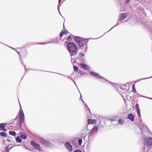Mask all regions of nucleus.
Wrapping results in <instances>:
<instances>
[{
  "mask_svg": "<svg viewBox=\"0 0 152 152\" xmlns=\"http://www.w3.org/2000/svg\"><path fill=\"white\" fill-rule=\"evenodd\" d=\"M67 49L70 54L71 58V61L72 62V60L74 57L73 56L76 55L77 52V49L75 44L72 42H69L67 44Z\"/></svg>",
  "mask_w": 152,
  "mask_h": 152,
  "instance_id": "1",
  "label": "nucleus"
},
{
  "mask_svg": "<svg viewBox=\"0 0 152 152\" xmlns=\"http://www.w3.org/2000/svg\"><path fill=\"white\" fill-rule=\"evenodd\" d=\"M20 109L19 112V122L18 124L19 128H21L23 123L24 122V115L21 106L20 104Z\"/></svg>",
  "mask_w": 152,
  "mask_h": 152,
  "instance_id": "2",
  "label": "nucleus"
},
{
  "mask_svg": "<svg viewBox=\"0 0 152 152\" xmlns=\"http://www.w3.org/2000/svg\"><path fill=\"white\" fill-rule=\"evenodd\" d=\"M85 53L82 51L78 54V56L75 59L76 61L80 63L85 62V59L83 58L84 56Z\"/></svg>",
  "mask_w": 152,
  "mask_h": 152,
  "instance_id": "3",
  "label": "nucleus"
},
{
  "mask_svg": "<svg viewBox=\"0 0 152 152\" xmlns=\"http://www.w3.org/2000/svg\"><path fill=\"white\" fill-rule=\"evenodd\" d=\"M90 74L91 76L96 77L99 79L102 82H104L105 81H108V80L106 79L103 77L99 75L96 72L93 71H91L90 72Z\"/></svg>",
  "mask_w": 152,
  "mask_h": 152,
  "instance_id": "4",
  "label": "nucleus"
},
{
  "mask_svg": "<svg viewBox=\"0 0 152 152\" xmlns=\"http://www.w3.org/2000/svg\"><path fill=\"white\" fill-rule=\"evenodd\" d=\"M143 143L144 147L143 148V149H146V147L150 146L152 145V138H149L145 139L143 141Z\"/></svg>",
  "mask_w": 152,
  "mask_h": 152,
  "instance_id": "5",
  "label": "nucleus"
},
{
  "mask_svg": "<svg viewBox=\"0 0 152 152\" xmlns=\"http://www.w3.org/2000/svg\"><path fill=\"white\" fill-rule=\"evenodd\" d=\"M142 23L146 27L151 30L152 28V22L148 20H144L142 21Z\"/></svg>",
  "mask_w": 152,
  "mask_h": 152,
  "instance_id": "6",
  "label": "nucleus"
},
{
  "mask_svg": "<svg viewBox=\"0 0 152 152\" xmlns=\"http://www.w3.org/2000/svg\"><path fill=\"white\" fill-rule=\"evenodd\" d=\"M89 40L88 39H83L81 40L79 44H78V46L79 47V48L80 49H83V47L85 45H87V43Z\"/></svg>",
  "mask_w": 152,
  "mask_h": 152,
  "instance_id": "7",
  "label": "nucleus"
},
{
  "mask_svg": "<svg viewBox=\"0 0 152 152\" xmlns=\"http://www.w3.org/2000/svg\"><path fill=\"white\" fill-rule=\"evenodd\" d=\"M40 143L41 145L45 146L47 147H52L53 145V144L48 140H42L40 141Z\"/></svg>",
  "mask_w": 152,
  "mask_h": 152,
  "instance_id": "8",
  "label": "nucleus"
},
{
  "mask_svg": "<svg viewBox=\"0 0 152 152\" xmlns=\"http://www.w3.org/2000/svg\"><path fill=\"white\" fill-rule=\"evenodd\" d=\"M31 144L32 146L36 148L39 151H42V149L40 145L37 144L34 141H31Z\"/></svg>",
  "mask_w": 152,
  "mask_h": 152,
  "instance_id": "9",
  "label": "nucleus"
},
{
  "mask_svg": "<svg viewBox=\"0 0 152 152\" xmlns=\"http://www.w3.org/2000/svg\"><path fill=\"white\" fill-rule=\"evenodd\" d=\"M66 148L69 152H71L73 150L72 148V146L70 144V143L69 142H67L65 143L64 144Z\"/></svg>",
  "mask_w": 152,
  "mask_h": 152,
  "instance_id": "10",
  "label": "nucleus"
},
{
  "mask_svg": "<svg viewBox=\"0 0 152 152\" xmlns=\"http://www.w3.org/2000/svg\"><path fill=\"white\" fill-rule=\"evenodd\" d=\"M127 12L122 13L119 15V20L122 21L125 19L128 16Z\"/></svg>",
  "mask_w": 152,
  "mask_h": 152,
  "instance_id": "11",
  "label": "nucleus"
},
{
  "mask_svg": "<svg viewBox=\"0 0 152 152\" xmlns=\"http://www.w3.org/2000/svg\"><path fill=\"white\" fill-rule=\"evenodd\" d=\"M99 124L101 127L105 124L106 122L104 118L99 117Z\"/></svg>",
  "mask_w": 152,
  "mask_h": 152,
  "instance_id": "12",
  "label": "nucleus"
},
{
  "mask_svg": "<svg viewBox=\"0 0 152 152\" xmlns=\"http://www.w3.org/2000/svg\"><path fill=\"white\" fill-rule=\"evenodd\" d=\"M7 126V124L5 123H2L0 124V130L6 132L7 129L5 128V126Z\"/></svg>",
  "mask_w": 152,
  "mask_h": 152,
  "instance_id": "13",
  "label": "nucleus"
},
{
  "mask_svg": "<svg viewBox=\"0 0 152 152\" xmlns=\"http://www.w3.org/2000/svg\"><path fill=\"white\" fill-rule=\"evenodd\" d=\"M99 129V127L97 126V125L94 126L93 128L91 130L90 133L89 134V136H90V134L91 135L92 133L94 132H96L98 131Z\"/></svg>",
  "mask_w": 152,
  "mask_h": 152,
  "instance_id": "14",
  "label": "nucleus"
},
{
  "mask_svg": "<svg viewBox=\"0 0 152 152\" xmlns=\"http://www.w3.org/2000/svg\"><path fill=\"white\" fill-rule=\"evenodd\" d=\"M83 39V38L75 36L74 40L78 45V44H80Z\"/></svg>",
  "mask_w": 152,
  "mask_h": 152,
  "instance_id": "15",
  "label": "nucleus"
},
{
  "mask_svg": "<svg viewBox=\"0 0 152 152\" xmlns=\"http://www.w3.org/2000/svg\"><path fill=\"white\" fill-rule=\"evenodd\" d=\"M127 118L129 119L131 121H134V117L133 114L132 113L129 114L127 116Z\"/></svg>",
  "mask_w": 152,
  "mask_h": 152,
  "instance_id": "16",
  "label": "nucleus"
},
{
  "mask_svg": "<svg viewBox=\"0 0 152 152\" xmlns=\"http://www.w3.org/2000/svg\"><path fill=\"white\" fill-rule=\"evenodd\" d=\"M80 66L83 68L88 70H89L90 67L86 64L81 63L80 64Z\"/></svg>",
  "mask_w": 152,
  "mask_h": 152,
  "instance_id": "17",
  "label": "nucleus"
},
{
  "mask_svg": "<svg viewBox=\"0 0 152 152\" xmlns=\"http://www.w3.org/2000/svg\"><path fill=\"white\" fill-rule=\"evenodd\" d=\"M56 42H43V43H31L30 44L31 45H35L36 44H40V45H43L47 43H55Z\"/></svg>",
  "mask_w": 152,
  "mask_h": 152,
  "instance_id": "18",
  "label": "nucleus"
},
{
  "mask_svg": "<svg viewBox=\"0 0 152 152\" xmlns=\"http://www.w3.org/2000/svg\"><path fill=\"white\" fill-rule=\"evenodd\" d=\"M15 140L18 143H20L22 140L21 138L19 136H18L15 138Z\"/></svg>",
  "mask_w": 152,
  "mask_h": 152,
  "instance_id": "19",
  "label": "nucleus"
},
{
  "mask_svg": "<svg viewBox=\"0 0 152 152\" xmlns=\"http://www.w3.org/2000/svg\"><path fill=\"white\" fill-rule=\"evenodd\" d=\"M52 72V73H53V72ZM54 73H55V72H54ZM57 73V74H60L61 75H62L65 77H67L68 78H69L72 80H73V82L74 83L76 84H75V82L73 80V78H72V77H69V76H66V75H64V74H60V73Z\"/></svg>",
  "mask_w": 152,
  "mask_h": 152,
  "instance_id": "20",
  "label": "nucleus"
},
{
  "mask_svg": "<svg viewBox=\"0 0 152 152\" xmlns=\"http://www.w3.org/2000/svg\"><path fill=\"white\" fill-rule=\"evenodd\" d=\"M109 120H110L114 125L118 124V122H117V120H116L111 119H109Z\"/></svg>",
  "mask_w": 152,
  "mask_h": 152,
  "instance_id": "21",
  "label": "nucleus"
},
{
  "mask_svg": "<svg viewBox=\"0 0 152 152\" xmlns=\"http://www.w3.org/2000/svg\"><path fill=\"white\" fill-rule=\"evenodd\" d=\"M9 133L10 135L13 136H15L16 135V133L14 131H10L9 132Z\"/></svg>",
  "mask_w": 152,
  "mask_h": 152,
  "instance_id": "22",
  "label": "nucleus"
},
{
  "mask_svg": "<svg viewBox=\"0 0 152 152\" xmlns=\"http://www.w3.org/2000/svg\"><path fill=\"white\" fill-rule=\"evenodd\" d=\"M124 122V120L122 119H119L118 120V124L120 125L122 124Z\"/></svg>",
  "mask_w": 152,
  "mask_h": 152,
  "instance_id": "23",
  "label": "nucleus"
},
{
  "mask_svg": "<svg viewBox=\"0 0 152 152\" xmlns=\"http://www.w3.org/2000/svg\"><path fill=\"white\" fill-rule=\"evenodd\" d=\"M124 4L126 5L130 4L131 0H124Z\"/></svg>",
  "mask_w": 152,
  "mask_h": 152,
  "instance_id": "24",
  "label": "nucleus"
},
{
  "mask_svg": "<svg viewBox=\"0 0 152 152\" xmlns=\"http://www.w3.org/2000/svg\"><path fill=\"white\" fill-rule=\"evenodd\" d=\"M20 137L21 138L23 139H25L27 138V135L25 134H21L20 136Z\"/></svg>",
  "mask_w": 152,
  "mask_h": 152,
  "instance_id": "25",
  "label": "nucleus"
},
{
  "mask_svg": "<svg viewBox=\"0 0 152 152\" xmlns=\"http://www.w3.org/2000/svg\"><path fill=\"white\" fill-rule=\"evenodd\" d=\"M0 135L4 137H6L7 136V134L4 132H0Z\"/></svg>",
  "mask_w": 152,
  "mask_h": 152,
  "instance_id": "26",
  "label": "nucleus"
},
{
  "mask_svg": "<svg viewBox=\"0 0 152 152\" xmlns=\"http://www.w3.org/2000/svg\"><path fill=\"white\" fill-rule=\"evenodd\" d=\"M10 145H9L5 147L4 148V152H9L8 148Z\"/></svg>",
  "mask_w": 152,
  "mask_h": 152,
  "instance_id": "27",
  "label": "nucleus"
},
{
  "mask_svg": "<svg viewBox=\"0 0 152 152\" xmlns=\"http://www.w3.org/2000/svg\"><path fill=\"white\" fill-rule=\"evenodd\" d=\"M22 64L24 66V67L25 68V73L23 76V77H22V79H21V80L22 79L23 77L26 74V71L28 69H26V67H25V64H24V63L22 61Z\"/></svg>",
  "mask_w": 152,
  "mask_h": 152,
  "instance_id": "28",
  "label": "nucleus"
},
{
  "mask_svg": "<svg viewBox=\"0 0 152 152\" xmlns=\"http://www.w3.org/2000/svg\"><path fill=\"white\" fill-rule=\"evenodd\" d=\"M82 139L81 138H80L77 140V142L78 144L80 145H81L82 142Z\"/></svg>",
  "mask_w": 152,
  "mask_h": 152,
  "instance_id": "29",
  "label": "nucleus"
},
{
  "mask_svg": "<svg viewBox=\"0 0 152 152\" xmlns=\"http://www.w3.org/2000/svg\"><path fill=\"white\" fill-rule=\"evenodd\" d=\"M132 91L134 93L136 92V90L135 87V85L134 84L132 85Z\"/></svg>",
  "mask_w": 152,
  "mask_h": 152,
  "instance_id": "30",
  "label": "nucleus"
},
{
  "mask_svg": "<svg viewBox=\"0 0 152 152\" xmlns=\"http://www.w3.org/2000/svg\"><path fill=\"white\" fill-rule=\"evenodd\" d=\"M73 69H74V71L75 72H77L78 71V68L77 66H73Z\"/></svg>",
  "mask_w": 152,
  "mask_h": 152,
  "instance_id": "31",
  "label": "nucleus"
},
{
  "mask_svg": "<svg viewBox=\"0 0 152 152\" xmlns=\"http://www.w3.org/2000/svg\"><path fill=\"white\" fill-rule=\"evenodd\" d=\"M137 111V114L140 117H141V115H140V110H136Z\"/></svg>",
  "mask_w": 152,
  "mask_h": 152,
  "instance_id": "32",
  "label": "nucleus"
},
{
  "mask_svg": "<svg viewBox=\"0 0 152 152\" xmlns=\"http://www.w3.org/2000/svg\"><path fill=\"white\" fill-rule=\"evenodd\" d=\"M120 20H119V19L118 20V22L117 23L116 25H115L112 28H111L110 29V30L111 29H112L113 27H114L115 26H118V24H119V23H121V22H120Z\"/></svg>",
  "mask_w": 152,
  "mask_h": 152,
  "instance_id": "33",
  "label": "nucleus"
},
{
  "mask_svg": "<svg viewBox=\"0 0 152 152\" xmlns=\"http://www.w3.org/2000/svg\"><path fill=\"white\" fill-rule=\"evenodd\" d=\"M58 5L57 6V9L58 11H59V8L60 7V6L59 5V4L61 2V0H58Z\"/></svg>",
  "mask_w": 152,
  "mask_h": 152,
  "instance_id": "34",
  "label": "nucleus"
},
{
  "mask_svg": "<svg viewBox=\"0 0 152 152\" xmlns=\"http://www.w3.org/2000/svg\"><path fill=\"white\" fill-rule=\"evenodd\" d=\"M87 122L88 124H92V120L91 119H88L87 120Z\"/></svg>",
  "mask_w": 152,
  "mask_h": 152,
  "instance_id": "35",
  "label": "nucleus"
},
{
  "mask_svg": "<svg viewBox=\"0 0 152 152\" xmlns=\"http://www.w3.org/2000/svg\"><path fill=\"white\" fill-rule=\"evenodd\" d=\"M152 78V76H151L150 77H146V78H142V79L140 80H138L137 82L139 81H140L141 80H142L147 79H149V78Z\"/></svg>",
  "mask_w": 152,
  "mask_h": 152,
  "instance_id": "36",
  "label": "nucleus"
},
{
  "mask_svg": "<svg viewBox=\"0 0 152 152\" xmlns=\"http://www.w3.org/2000/svg\"><path fill=\"white\" fill-rule=\"evenodd\" d=\"M64 33V32L62 30L59 34L60 37H62L63 36Z\"/></svg>",
  "mask_w": 152,
  "mask_h": 152,
  "instance_id": "37",
  "label": "nucleus"
},
{
  "mask_svg": "<svg viewBox=\"0 0 152 152\" xmlns=\"http://www.w3.org/2000/svg\"><path fill=\"white\" fill-rule=\"evenodd\" d=\"M17 122H18V121L16 123L15 122V121H13L11 123H9L8 124H10V125L16 124L17 123Z\"/></svg>",
  "mask_w": 152,
  "mask_h": 152,
  "instance_id": "38",
  "label": "nucleus"
},
{
  "mask_svg": "<svg viewBox=\"0 0 152 152\" xmlns=\"http://www.w3.org/2000/svg\"><path fill=\"white\" fill-rule=\"evenodd\" d=\"M23 53L24 54V55L23 56V57L25 58L26 57V55L27 54V50H25L24 51Z\"/></svg>",
  "mask_w": 152,
  "mask_h": 152,
  "instance_id": "39",
  "label": "nucleus"
},
{
  "mask_svg": "<svg viewBox=\"0 0 152 152\" xmlns=\"http://www.w3.org/2000/svg\"><path fill=\"white\" fill-rule=\"evenodd\" d=\"M85 48V50H84V51H83L84 52H86L87 49H88V47H87V45H85L84 47H83V48Z\"/></svg>",
  "mask_w": 152,
  "mask_h": 152,
  "instance_id": "40",
  "label": "nucleus"
},
{
  "mask_svg": "<svg viewBox=\"0 0 152 152\" xmlns=\"http://www.w3.org/2000/svg\"><path fill=\"white\" fill-rule=\"evenodd\" d=\"M135 107L136 108V110H138L140 109L139 108V105L138 103H137L135 105Z\"/></svg>",
  "mask_w": 152,
  "mask_h": 152,
  "instance_id": "41",
  "label": "nucleus"
},
{
  "mask_svg": "<svg viewBox=\"0 0 152 152\" xmlns=\"http://www.w3.org/2000/svg\"><path fill=\"white\" fill-rule=\"evenodd\" d=\"M78 72L81 75H83L84 72L82 70L80 69L79 71L78 70Z\"/></svg>",
  "mask_w": 152,
  "mask_h": 152,
  "instance_id": "42",
  "label": "nucleus"
},
{
  "mask_svg": "<svg viewBox=\"0 0 152 152\" xmlns=\"http://www.w3.org/2000/svg\"><path fill=\"white\" fill-rule=\"evenodd\" d=\"M67 40L68 41H69L72 39V37L70 36H69L67 39Z\"/></svg>",
  "mask_w": 152,
  "mask_h": 152,
  "instance_id": "43",
  "label": "nucleus"
},
{
  "mask_svg": "<svg viewBox=\"0 0 152 152\" xmlns=\"http://www.w3.org/2000/svg\"><path fill=\"white\" fill-rule=\"evenodd\" d=\"M10 48H12V49H14V50H15V51H16V52H17V53H18V54H19V58H20H20H21V56H20V53L19 52H18V51H17L15 49V48H12V47H10Z\"/></svg>",
  "mask_w": 152,
  "mask_h": 152,
  "instance_id": "44",
  "label": "nucleus"
},
{
  "mask_svg": "<svg viewBox=\"0 0 152 152\" xmlns=\"http://www.w3.org/2000/svg\"><path fill=\"white\" fill-rule=\"evenodd\" d=\"M108 81L109 83H110L111 84H112V85H113V86H114V87H115V85H116V84H115V83H112L111 82H110V81H108H108Z\"/></svg>",
  "mask_w": 152,
  "mask_h": 152,
  "instance_id": "45",
  "label": "nucleus"
},
{
  "mask_svg": "<svg viewBox=\"0 0 152 152\" xmlns=\"http://www.w3.org/2000/svg\"><path fill=\"white\" fill-rule=\"evenodd\" d=\"M92 120V124H93L94 123H95V124H96V121L97 120H96L95 119H93Z\"/></svg>",
  "mask_w": 152,
  "mask_h": 152,
  "instance_id": "46",
  "label": "nucleus"
},
{
  "mask_svg": "<svg viewBox=\"0 0 152 152\" xmlns=\"http://www.w3.org/2000/svg\"><path fill=\"white\" fill-rule=\"evenodd\" d=\"M73 152H82L80 150H76L74 151Z\"/></svg>",
  "mask_w": 152,
  "mask_h": 152,
  "instance_id": "47",
  "label": "nucleus"
},
{
  "mask_svg": "<svg viewBox=\"0 0 152 152\" xmlns=\"http://www.w3.org/2000/svg\"><path fill=\"white\" fill-rule=\"evenodd\" d=\"M142 97H144V98H148V99L152 100V98H151V97H146V96H142Z\"/></svg>",
  "mask_w": 152,
  "mask_h": 152,
  "instance_id": "48",
  "label": "nucleus"
},
{
  "mask_svg": "<svg viewBox=\"0 0 152 152\" xmlns=\"http://www.w3.org/2000/svg\"><path fill=\"white\" fill-rule=\"evenodd\" d=\"M68 32V31L65 28L64 29V33L66 34V33Z\"/></svg>",
  "mask_w": 152,
  "mask_h": 152,
  "instance_id": "49",
  "label": "nucleus"
},
{
  "mask_svg": "<svg viewBox=\"0 0 152 152\" xmlns=\"http://www.w3.org/2000/svg\"><path fill=\"white\" fill-rule=\"evenodd\" d=\"M84 105L86 106L87 107V108H88V109H89V112L90 113H91V112H90V109L88 107V106H87V105L86 104V103H85Z\"/></svg>",
  "mask_w": 152,
  "mask_h": 152,
  "instance_id": "50",
  "label": "nucleus"
},
{
  "mask_svg": "<svg viewBox=\"0 0 152 152\" xmlns=\"http://www.w3.org/2000/svg\"><path fill=\"white\" fill-rule=\"evenodd\" d=\"M21 145L20 144H18V145H16L15 144H14L13 146H21Z\"/></svg>",
  "mask_w": 152,
  "mask_h": 152,
  "instance_id": "51",
  "label": "nucleus"
},
{
  "mask_svg": "<svg viewBox=\"0 0 152 152\" xmlns=\"http://www.w3.org/2000/svg\"><path fill=\"white\" fill-rule=\"evenodd\" d=\"M7 140L8 141V142H12V140H10L9 139H7Z\"/></svg>",
  "mask_w": 152,
  "mask_h": 152,
  "instance_id": "52",
  "label": "nucleus"
},
{
  "mask_svg": "<svg viewBox=\"0 0 152 152\" xmlns=\"http://www.w3.org/2000/svg\"><path fill=\"white\" fill-rule=\"evenodd\" d=\"M19 134L20 135L22 134H24V133L20 131L19 132Z\"/></svg>",
  "mask_w": 152,
  "mask_h": 152,
  "instance_id": "53",
  "label": "nucleus"
},
{
  "mask_svg": "<svg viewBox=\"0 0 152 152\" xmlns=\"http://www.w3.org/2000/svg\"><path fill=\"white\" fill-rule=\"evenodd\" d=\"M14 146H12V147H10V148H9L8 151H9V150H10Z\"/></svg>",
  "mask_w": 152,
  "mask_h": 152,
  "instance_id": "54",
  "label": "nucleus"
},
{
  "mask_svg": "<svg viewBox=\"0 0 152 152\" xmlns=\"http://www.w3.org/2000/svg\"><path fill=\"white\" fill-rule=\"evenodd\" d=\"M80 99H81L82 100L83 99L82 98V95H81L80 93Z\"/></svg>",
  "mask_w": 152,
  "mask_h": 152,
  "instance_id": "55",
  "label": "nucleus"
},
{
  "mask_svg": "<svg viewBox=\"0 0 152 152\" xmlns=\"http://www.w3.org/2000/svg\"><path fill=\"white\" fill-rule=\"evenodd\" d=\"M17 117H18V116H16V117L15 118V119L14 120H17Z\"/></svg>",
  "mask_w": 152,
  "mask_h": 152,
  "instance_id": "56",
  "label": "nucleus"
},
{
  "mask_svg": "<svg viewBox=\"0 0 152 152\" xmlns=\"http://www.w3.org/2000/svg\"><path fill=\"white\" fill-rule=\"evenodd\" d=\"M58 11V12L59 13V14H60V15L61 16H62V15H61V13L60 12V10H59V11Z\"/></svg>",
  "mask_w": 152,
  "mask_h": 152,
  "instance_id": "57",
  "label": "nucleus"
},
{
  "mask_svg": "<svg viewBox=\"0 0 152 152\" xmlns=\"http://www.w3.org/2000/svg\"><path fill=\"white\" fill-rule=\"evenodd\" d=\"M26 149H28V150H31V151H33L32 149H29V148H28L26 147Z\"/></svg>",
  "mask_w": 152,
  "mask_h": 152,
  "instance_id": "58",
  "label": "nucleus"
},
{
  "mask_svg": "<svg viewBox=\"0 0 152 152\" xmlns=\"http://www.w3.org/2000/svg\"><path fill=\"white\" fill-rule=\"evenodd\" d=\"M20 130L23 131V129H22V127H21V128H20Z\"/></svg>",
  "mask_w": 152,
  "mask_h": 152,
  "instance_id": "59",
  "label": "nucleus"
},
{
  "mask_svg": "<svg viewBox=\"0 0 152 152\" xmlns=\"http://www.w3.org/2000/svg\"><path fill=\"white\" fill-rule=\"evenodd\" d=\"M83 103L85 104L86 103L84 102L83 100H82Z\"/></svg>",
  "mask_w": 152,
  "mask_h": 152,
  "instance_id": "60",
  "label": "nucleus"
},
{
  "mask_svg": "<svg viewBox=\"0 0 152 152\" xmlns=\"http://www.w3.org/2000/svg\"><path fill=\"white\" fill-rule=\"evenodd\" d=\"M65 28V26H64V24H63V28Z\"/></svg>",
  "mask_w": 152,
  "mask_h": 152,
  "instance_id": "61",
  "label": "nucleus"
},
{
  "mask_svg": "<svg viewBox=\"0 0 152 152\" xmlns=\"http://www.w3.org/2000/svg\"><path fill=\"white\" fill-rule=\"evenodd\" d=\"M143 124V122L142 121H141V124Z\"/></svg>",
  "mask_w": 152,
  "mask_h": 152,
  "instance_id": "62",
  "label": "nucleus"
},
{
  "mask_svg": "<svg viewBox=\"0 0 152 152\" xmlns=\"http://www.w3.org/2000/svg\"><path fill=\"white\" fill-rule=\"evenodd\" d=\"M121 11H124V10H122V9H120Z\"/></svg>",
  "mask_w": 152,
  "mask_h": 152,
  "instance_id": "63",
  "label": "nucleus"
},
{
  "mask_svg": "<svg viewBox=\"0 0 152 152\" xmlns=\"http://www.w3.org/2000/svg\"><path fill=\"white\" fill-rule=\"evenodd\" d=\"M123 86H126V84H124L123 85Z\"/></svg>",
  "mask_w": 152,
  "mask_h": 152,
  "instance_id": "64",
  "label": "nucleus"
}]
</instances>
